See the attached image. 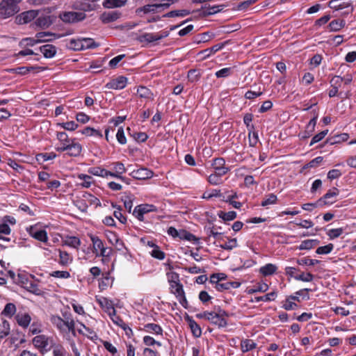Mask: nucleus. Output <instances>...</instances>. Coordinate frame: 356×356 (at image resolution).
<instances>
[{
    "label": "nucleus",
    "mask_w": 356,
    "mask_h": 356,
    "mask_svg": "<svg viewBox=\"0 0 356 356\" xmlns=\"http://www.w3.org/2000/svg\"><path fill=\"white\" fill-rule=\"evenodd\" d=\"M26 230L30 236H31L33 238L43 243L47 242L48 236L45 230L38 229L35 225L30 226L26 229Z\"/></svg>",
    "instance_id": "obj_14"
},
{
    "label": "nucleus",
    "mask_w": 356,
    "mask_h": 356,
    "mask_svg": "<svg viewBox=\"0 0 356 356\" xmlns=\"http://www.w3.org/2000/svg\"><path fill=\"white\" fill-rule=\"evenodd\" d=\"M257 347V343L252 339H245L241 341V349L243 353L252 350Z\"/></svg>",
    "instance_id": "obj_30"
},
{
    "label": "nucleus",
    "mask_w": 356,
    "mask_h": 356,
    "mask_svg": "<svg viewBox=\"0 0 356 356\" xmlns=\"http://www.w3.org/2000/svg\"><path fill=\"white\" fill-rule=\"evenodd\" d=\"M238 195L236 192L232 191V194L227 197L226 200H224L226 202L229 203L233 207L236 209H240L242 206V203L236 201H233V199L237 198Z\"/></svg>",
    "instance_id": "obj_46"
},
{
    "label": "nucleus",
    "mask_w": 356,
    "mask_h": 356,
    "mask_svg": "<svg viewBox=\"0 0 356 356\" xmlns=\"http://www.w3.org/2000/svg\"><path fill=\"white\" fill-rule=\"evenodd\" d=\"M59 253L58 264L62 266H67L72 262V257L66 251L58 250Z\"/></svg>",
    "instance_id": "obj_25"
},
{
    "label": "nucleus",
    "mask_w": 356,
    "mask_h": 356,
    "mask_svg": "<svg viewBox=\"0 0 356 356\" xmlns=\"http://www.w3.org/2000/svg\"><path fill=\"white\" fill-rule=\"evenodd\" d=\"M218 216L220 218L222 219L225 221H230L233 220L236 218V212L234 211H231L228 212L219 211Z\"/></svg>",
    "instance_id": "obj_44"
},
{
    "label": "nucleus",
    "mask_w": 356,
    "mask_h": 356,
    "mask_svg": "<svg viewBox=\"0 0 356 356\" xmlns=\"http://www.w3.org/2000/svg\"><path fill=\"white\" fill-rule=\"evenodd\" d=\"M64 319L57 315H53L50 318L51 323L62 333L71 332L76 335L75 322L70 313L63 314Z\"/></svg>",
    "instance_id": "obj_2"
},
{
    "label": "nucleus",
    "mask_w": 356,
    "mask_h": 356,
    "mask_svg": "<svg viewBox=\"0 0 356 356\" xmlns=\"http://www.w3.org/2000/svg\"><path fill=\"white\" fill-rule=\"evenodd\" d=\"M180 239L186 240L188 241H197L198 238L193 235V234L190 233L189 232L185 230V229H180L179 230V237Z\"/></svg>",
    "instance_id": "obj_45"
},
{
    "label": "nucleus",
    "mask_w": 356,
    "mask_h": 356,
    "mask_svg": "<svg viewBox=\"0 0 356 356\" xmlns=\"http://www.w3.org/2000/svg\"><path fill=\"white\" fill-rule=\"evenodd\" d=\"M113 171H110V177L114 178H121V175L126 172L127 169L124 165L120 161L114 162L111 164Z\"/></svg>",
    "instance_id": "obj_21"
},
{
    "label": "nucleus",
    "mask_w": 356,
    "mask_h": 356,
    "mask_svg": "<svg viewBox=\"0 0 356 356\" xmlns=\"http://www.w3.org/2000/svg\"><path fill=\"white\" fill-rule=\"evenodd\" d=\"M344 229L342 227L331 229L327 232L330 239H334L340 236L343 233Z\"/></svg>",
    "instance_id": "obj_61"
},
{
    "label": "nucleus",
    "mask_w": 356,
    "mask_h": 356,
    "mask_svg": "<svg viewBox=\"0 0 356 356\" xmlns=\"http://www.w3.org/2000/svg\"><path fill=\"white\" fill-rule=\"evenodd\" d=\"M60 19L65 23H76L83 20L86 15L82 12H63L59 15Z\"/></svg>",
    "instance_id": "obj_9"
},
{
    "label": "nucleus",
    "mask_w": 356,
    "mask_h": 356,
    "mask_svg": "<svg viewBox=\"0 0 356 356\" xmlns=\"http://www.w3.org/2000/svg\"><path fill=\"white\" fill-rule=\"evenodd\" d=\"M328 7L335 11L346 10L342 13V16L345 17L353 13L354 8L352 3L349 0H331L328 2Z\"/></svg>",
    "instance_id": "obj_6"
},
{
    "label": "nucleus",
    "mask_w": 356,
    "mask_h": 356,
    "mask_svg": "<svg viewBox=\"0 0 356 356\" xmlns=\"http://www.w3.org/2000/svg\"><path fill=\"white\" fill-rule=\"evenodd\" d=\"M32 341L33 346L42 353L49 351L53 344L52 338L44 334L36 335Z\"/></svg>",
    "instance_id": "obj_5"
},
{
    "label": "nucleus",
    "mask_w": 356,
    "mask_h": 356,
    "mask_svg": "<svg viewBox=\"0 0 356 356\" xmlns=\"http://www.w3.org/2000/svg\"><path fill=\"white\" fill-rule=\"evenodd\" d=\"M233 67H225L215 73L217 78H225L230 76L233 72Z\"/></svg>",
    "instance_id": "obj_56"
},
{
    "label": "nucleus",
    "mask_w": 356,
    "mask_h": 356,
    "mask_svg": "<svg viewBox=\"0 0 356 356\" xmlns=\"http://www.w3.org/2000/svg\"><path fill=\"white\" fill-rule=\"evenodd\" d=\"M88 236L92 245V253L96 257H102V261L104 262L110 259L113 253L111 248L106 247L104 241L97 235L92 234H88Z\"/></svg>",
    "instance_id": "obj_3"
},
{
    "label": "nucleus",
    "mask_w": 356,
    "mask_h": 356,
    "mask_svg": "<svg viewBox=\"0 0 356 356\" xmlns=\"http://www.w3.org/2000/svg\"><path fill=\"white\" fill-rule=\"evenodd\" d=\"M56 138L59 145L56 147V150L59 152L67 151L70 156H78L82 151V146L76 141L75 138H70L68 135L64 132H57Z\"/></svg>",
    "instance_id": "obj_1"
},
{
    "label": "nucleus",
    "mask_w": 356,
    "mask_h": 356,
    "mask_svg": "<svg viewBox=\"0 0 356 356\" xmlns=\"http://www.w3.org/2000/svg\"><path fill=\"white\" fill-rule=\"evenodd\" d=\"M10 332V325L9 322L0 316V339L7 337Z\"/></svg>",
    "instance_id": "obj_26"
},
{
    "label": "nucleus",
    "mask_w": 356,
    "mask_h": 356,
    "mask_svg": "<svg viewBox=\"0 0 356 356\" xmlns=\"http://www.w3.org/2000/svg\"><path fill=\"white\" fill-rule=\"evenodd\" d=\"M168 35L165 33H143L136 36V40L141 43L143 46H147L150 43L160 40Z\"/></svg>",
    "instance_id": "obj_7"
},
{
    "label": "nucleus",
    "mask_w": 356,
    "mask_h": 356,
    "mask_svg": "<svg viewBox=\"0 0 356 356\" xmlns=\"http://www.w3.org/2000/svg\"><path fill=\"white\" fill-rule=\"evenodd\" d=\"M129 175L135 179L143 180L151 178L153 176V172L146 168H140L134 170Z\"/></svg>",
    "instance_id": "obj_17"
},
{
    "label": "nucleus",
    "mask_w": 356,
    "mask_h": 356,
    "mask_svg": "<svg viewBox=\"0 0 356 356\" xmlns=\"http://www.w3.org/2000/svg\"><path fill=\"white\" fill-rule=\"evenodd\" d=\"M113 322L117 325L120 326L124 331L126 336L129 339H131L134 337V332L132 329L129 326L127 323L124 322V321L121 318H120L119 316L115 317V318H113Z\"/></svg>",
    "instance_id": "obj_22"
},
{
    "label": "nucleus",
    "mask_w": 356,
    "mask_h": 356,
    "mask_svg": "<svg viewBox=\"0 0 356 356\" xmlns=\"http://www.w3.org/2000/svg\"><path fill=\"white\" fill-rule=\"evenodd\" d=\"M59 127L67 131H74L78 128V124L74 121L59 123Z\"/></svg>",
    "instance_id": "obj_60"
},
{
    "label": "nucleus",
    "mask_w": 356,
    "mask_h": 356,
    "mask_svg": "<svg viewBox=\"0 0 356 356\" xmlns=\"http://www.w3.org/2000/svg\"><path fill=\"white\" fill-rule=\"evenodd\" d=\"M227 277L225 273H214L210 276V282L212 284L220 283V281L225 280Z\"/></svg>",
    "instance_id": "obj_63"
},
{
    "label": "nucleus",
    "mask_w": 356,
    "mask_h": 356,
    "mask_svg": "<svg viewBox=\"0 0 356 356\" xmlns=\"http://www.w3.org/2000/svg\"><path fill=\"white\" fill-rule=\"evenodd\" d=\"M137 94L141 98H151L152 93L150 90L145 86H139L137 89Z\"/></svg>",
    "instance_id": "obj_52"
},
{
    "label": "nucleus",
    "mask_w": 356,
    "mask_h": 356,
    "mask_svg": "<svg viewBox=\"0 0 356 356\" xmlns=\"http://www.w3.org/2000/svg\"><path fill=\"white\" fill-rule=\"evenodd\" d=\"M320 241L318 239H307L301 242L298 246L300 250H309L319 244Z\"/></svg>",
    "instance_id": "obj_28"
},
{
    "label": "nucleus",
    "mask_w": 356,
    "mask_h": 356,
    "mask_svg": "<svg viewBox=\"0 0 356 356\" xmlns=\"http://www.w3.org/2000/svg\"><path fill=\"white\" fill-rule=\"evenodd\" d=\"M277 296V293L275 291L268 293L262 296H258L254 298V301L258 302L260 301L263 302H270L274 300Z\"/></svg>",
    "instance_id": "obj_50"
},
{
    "label": "nucleus",
    "mask_w": 356,
    "mask_h": 356,
    "mask_svg": "<svg viewBox=\"0 0 356 356\" xmlns=\"http://www.w3.org/2000/svg\"><path fill=\"white\" fill-rule=\"evenodd\" d=\"M248 138L249 145L250 147H255L259 141L258 133L254 131V126H251V129H249Z\"/></svg>",
    "instance_id": "obj_41"
},
{
    "label": "nucleus",
    "mask_w": 356,
    "mask_h": 356,
    "mask_svg": "<svg viewBox=\"0 0 356 356\" xmlns=\"http://www.w3.org/2000/svg\"><path fill=\"white\" fill-rule=\"evenodd\" d=\"M69 48L75 51L82 50L81 39H72L69 44Z\"/></svg>",
    "instance_id": "obj_62"
},
{
    "label": "nucleus",
    "mask_w": 356,
    "mask_h": 356,
    "mask_svg": "<svg viewBox=\"0 0 356 356\" xmlns=\"http://www.w3.org/2000/svg\"><path fill=\"white\" fill-rule=\"evenodd\" d=\"M80 325L83 327V329L85 330V332L82 329H78L79 333L83 335H86L87 337L92 340L97 339V335L93 330L86 327L84 324L81 323H80Z\"/></svg>",
    "instance_id": "obj_36"
},
{
    "label": "nucleus",
    "mask_w": 356,
    "mask_h": 356,
    "mask_svg": "<svg viewBox=\"0 0 356 356\" xmlns=\"http://www.w3.org/2000/svg\"><path fill=\"white\" fill-rule=\"evenodd\" d=\"M44 56L47 58H53L56 53V48L52 44H44L40 48Z\"/></svg>",
    "instance_id": "obj_27"
},
{
    "label": "nucleus",
    "mask_w": 356,
    "mask_h": 356,
    "mask_svg": "<svg viewBox=\"0 0 356 356\" xmlns=\"http://www.w3.org/2000/svg\"><path fill=\"white\" fill-rule=\"evenodd\" d=\"M22 0H2L0 3V15L3 18L10 17L19 12L18 3Z\"/></svg>",
    "instance_id": "obj_4"
},
{
    "label": "nucleus",
    "mask_w": 356,
    "mask_h": 356,
    "mask_svg": "<svg viewBox=\"0 0 356 356\" xmlns=\"http://www.w3.org/2000/svg\"><path fill=\"white\" fill-rule=\"evenodd\" d=\"M191 13L190 10L186 9L175 10L170 11L163 15V17H184Z\"/></svg>",
    "instance_id": "obj_31"
},
{
    "label": "nucleus",
    "mask_w": 356,
    "mask_h": 356,
    "mask_svg": "<svg viewBox=\"0 0 356 356\" xmlns=\"http://www.w3.org/2000/svg\"><path fill=\"white\" fill-rule=\"evenodd\" d=\"M224 47V44L219 43L217 44L210 48H207L202 51H200V54L202 55L203 58H207L211 56L212 54H214L216 52L221 49Z\"/></svg>",
    "instance_id": "obj_29"
},
{
    "label": "nucleus",
    "mask_w": 356,
    "mask_h": 356,
    "mask_svg": "<svg viewBox=\"0 0 356 356\" xmlns=\"http://www.w3.org/2000/svg\"><path fill=\"white\" fill-rule=\"evenodd\" d=\"M207 234L209 238L213 236L216 241L220 243L224 241L222 233L216 232L213 228H209L207 229Z\"/></svg>",
    "instance_id": "obj_53"
},
{
    "label": "nucleus",
    "mask_w": 356,
    "mask_h": 356,
    "mask_svg": "<svg viewBox=\"0 0 356 356\" xmlns=\"http://www.w3.org/2000/svg\"><path fill=\"white\" fill-rule=\"evenodd\" d=\"M237 286L238 284L236 282H227L225 283H217V285H216V289L219 291H222L225 290H229L232 287Z\"/></svg>",
    "instance_id": "obj_54"
},
{
    "label": "nucleus",
    "mask_w": 356,
    "mask_h": 356,
    "mask_svg": "<svg viewBox=\"0 0 356 356\" xmlns=\"http://www.w3.org/2000/svg\"><path fill=\"white\" fill-rule=\"evenodd\" d=\"M56 156V154L54 152L40 153L37 155L36 158L38 160H42L43 162H44L54 159Z\"/></svg>",
    "instance_id": "obj_59"
},
{
    "label": "nucleus",
    "mask_w": 356,
    "mask_h": 356,
    "mask_svg": "<svg viewBox=\"0 0 356 356\" xmlns=\"http://www.w3.org/2000/svg\"><path fill=\"white\" fill-rule=\"evenodd\" d=\"M65 244L74 248H78L81 245V241L76 236H67Z\"/></svg>",
    "instance_id": "obj_49"
},
{
    "label": "nucleus",
    "mask_w": 356,
    "mask_h": 356,
    "mask_svg": "<svg viewBox=\"0 0 356 356\" xmlns=\"http://www.w3.org/2000/svg\"><path fill=\"white\" fill-rule=\"evenodd\" d=\"M346 25V22L343 19H334L330 22L328 27L330 31L337 32L343 29Z\"/></svg>",
    "instance_id": "obj_34"
},
{
    "label": "nucleus",
    "mask_w": 356,
    "mask_h": 356,
    "mask_svg": "<svg viewBox=\"0 0 356 356\" xmlns=\"http://www.w3.org/2000/svg\"><path fill=\"white\" fill-rule=\"evenodd\" d=\"M145 332L151 333L156 335H163L162 327L156 323H147L144 325L143 329Z\"/></svg>",
    "instance_id": "obj_24"
},
{
    "label": "nucleus",
    "mask_w": 356,
    "mask_h": 356,
    "mask_svg": "<svg viewBox=\"0 0 356 356\" xmlns=\"http://www.w3.org/2000/svg\"><path fill=\"white\" fill-rule=\"evenodd\" d=\"M297 264L301 266L306 265V266H314L316 264H318L320 263L319 260L317 259H309L308 257H304L302 259H298L296 261Z\"/></svg>",
    "instance_id": "obj_55"
},
{
    "label": "nucleus",
    "mask_w": 356,
    "mask_h": 356,
    "mask_svg": "<svg viewBox=\"0 0 356 356\" xmlns=\"http://www.w3.org/2000/svg\"><path fill=\"white\" fill-rule=\"evenodd\" d=\"M228 316L229 314L227 312L218 307L211 323L217 325L218 327H225L227 325L226 317Z\"/></svg>",
    "instance_id": "obj_12"
},
{
    "label": "nucleus",
    "mask_w": 356,
    "mask_h": 356,
    "mask_svg": "<svg viewBox=\"0 0 356 356\" xmlns=\"http://www.w3.org/2000/svg\"><path fill=\"white\" fill-rule=\"evenodd\" d=\"M79 132L86 136H95L100 138L103 137L101 131L90 127H86L82 130H80Z\"/></svg>",
    "instance_id": "obj_32"
},
{
    "label": "nucleus",
    "mask_w": 356,
    "mask_h": 356,
    "mask_svg": "<svg viewBox=\"0 0 356 356\" xmlns=\"http://www.w3.org/2000/svg\"><path fill=\"white\" fill-rule=\"evenodd\" d=\"M88 172L90 175L103 178L110 177V171L99 166L91 167L88 168Z\"/></svg>",
    "instance_id": "obj_23"
},
{
    "label": "nucleus",
    "mask_w": 356,
    "mask_h": 356,
    "mask_svg": "<svg viewBox=\"0 0 356 356\" xmlns=\"http://www.w3.org/2000/svg\"><path fill=\"white\" fill-rule=\"evenodd\" d=\"M134 199H135L134 195L132 194H130V193L126 195L122 198V201L124 202V206L129 213H131V211Z\"/></svg>",
    "instance_id": "obj_43"
},
{
    "label": "nucleus",
    "mask_w": 356,
    "mask_h": 356,
    "mask_svg": "<svg viewBox=\"0 0 356 356\" xmlns=\"http://www.w3.org/2000/svg\"><path fill=\"white\" fill-rule=\"evenodd\" d=\"M334 249V245L332 243H329L324 246L318 247L316 253L318 254H327L330 253Z\"/></svg>",
    "instance_id": "obj_57"
},
{
    "label": "nucleus",
    "mask_w": 356,
    "mask_h": 356,
    "mask_svg": "<svg viewBox=\"0 0 356 356\" xmlns=\"http://www.w3.org/2000/svg\"><path fill=\"white\" fill-rule=\"evenodd\" d=\"M277 201V195H275L274 193H270V194L265 195V197H264V199L261 203V206L266 207L269 205L276 204Z\"/></svg>",
    "instance_id": "obj_39"
},
{
    "label": "nucleus",
    "mask_w": 356,
    "mask_h": 356,
    "mask_svg": "<svg viewBox=\"0 0 356 356\" xmlns=\"http://www.w3.org/2000/svg\"><path fill=\"white\" fill-rule=\"evenodd\" d=\"M16 311H17V308H16L15 305L13 303L9 302L5 305L4 309L1 312V314L10 318L13 316H14V315L16 313Z\"/></svg>",
    "instance_id": "obj_33"
},
{
    "label": "nucleus",
    "mask_w": 356,
    "mask_h": 356,
    "mask_svg": "<svg viewBox=\"0 0 356 356\" xmlns=\"http://www.w3.org/2000/svg\"><path fill=\"white\" fill-rule=\"evenodd\" d=\"M236 238H228L227 241H222V243L217 245V246L226 250H231L237 246Z\"/></svg>",
    "instance_id": "obj_38"
},
{
    "label": "nucleus",
    "mask_w": 356,
    "mask_h": 356,
    "mask_svg": "<svg viewBox=\"0 0 356 356\" xmlns=\"http://www.w3.org/2000/svg\"><path fill=\"white\" fill-rule=\"evenodd\" d=\"M150 254L152 257L158 259L159 260H163L165 258V253L161 250L159 247L157 245L154 249L152 250Z\"/></svg>",
    "instance_id": "obj_64"
},
{
    "label": "nucleus",
    "mask_w": 356,
    "mask_h": 356,
    "mask_svg": "<svg viewBox=\"0 0 356 356\" xmlns=\"http://www.w3.org/2000/svg\"><path fill=\"white\" fill-rule=\"evenodd\" d=\"M127 78L123 76L112 79L105 85V88L111 90H122L127 86Z\"/></svg>",
    "instance_id": "obj_15"
},
{
    "label": "nucleus",
    "mask_w": 356,
    "mask_h": 356,
    "mask_svg": "<svg viewBox=\"0 0 356 356\" xmlns=\"http://www.w3.org/2000/svg\"><path fill=\"white\" fill-rule=\"evenodd\" d=\"M82 42V49H92L98 47V44L92 38H81Z\"/></svg>",
    "instance_id": "obj_51"
},
{
    "label": "nucleus",
    "mask_w": 356,
    "mask_h": 356,
    "mask_svg": "<svg viewBox=\"0 0 356 356\" xmlns=\"http://www.w3.org/2000/svg\"><path fill=\"white\" fill-rule=\"evenodd\" d=\"M169 7V3L147 4L137 9V13L143 12L145 14L161 12Z\"/></svg>",
    "instance_id": "obj_13"
},
{
    "label": "nucleus",
    "mask_w": 356,
    "mask_h": 356,
    "mask_svg": "<svg viewBox=\"0 0 356 356\" xmlns=\"http://www.w3.org/2000/svg\"><path fill=\"white\" fill-rule=\"evenodd\" d=\"M11 229L7 223H0V239L4 241H10L9 238L3 236L2 235H9Z\"/></svg>",
    "instance_id": "obj_40"
},
{
    "label": "nucleus",
    "mask_w": 356,
    "mask_h": 356,
    "mask_svg": "<svg viewBox=\"0 0 356 356\" xmlns=\"http://www.w3.org/2000/svg\"><path fill=\"white\" fill-rule=\"evenodd\" d=\"M120 16L121 13L118 10L104 12L100 15V19L104 24H108L116 21Z\"/></svg>",
    "instance_id": "obj_19"
},
{
    "label": "nucleus",
    "mask_w": 356,
    "mask_h": 356,
    "mask_svg": "<svg viewBox=\"0 0 356 356\" xmlns=\"http://www.w3.org/2000/svg\"><path fill=\"white\" fill-rule=\"evenodd\" d=\"M97 302L99 303L102 309L108 314L112 321H113V318L118 317L116 316V310L114 308L113 303L111 300L104 297H102L97 298Z\"/></svg>",
    "instance_id": "obj_11"
},
{
    "label": "nucleus",
    "mask_w": 356,
    "mask_h": 356,
    "mask_svg": "<svg viewBox=\"0 0 356 356\" xmlns=\"http://www.w3.org/2000/svg\"><path fill=\"white\" fill-rule=\"evenodd\" d=\"M15 319L20 327L22 328H27L31 321L30 314L25 312H19L15 316Z\"/></svg>",
    "instance_id": "obj_18"
},
{
    "label": "nucleus",
    "mask_w": 356,
    "mask_h": 356,
    "mask_svg": "<svg viewBox=\"0 0 356 356\" xmlns=\"http://www.w3.org/2000/svg\"><path fill=\"white\" fill-rule=\"evenodd\" d=\"M103 6L106 8H114L123 6V1L119 0H104Z\"/></svg>",
    "instance_id": "obj_47"
},
{
    "label": "nucleus",
    "mask_w": 356,
    "mask_h": 356,
    "mask_svg": "<svg viewBox=\"0 0 356 356\" xmlns=\"http://www.w3.org/2000/svg\"><path fill=\"white\" fill-rule=\"evenodd\" d=\"M277 268L275 264H267L260 268L259 272L264 276H268L274 274Z\"/></svg>",
    "instance_id": "obj_37"
},
{
    "label": "nucleus",
    "mask_w": 356,
    "mask_h": 356,
    "mask_svg": "<svg viewBox=\"0 0 356 356\" xmlns=\"http://www.w3.org/2000/svg\"><path fill=\"white\" fill-rule=\"evenodd\" d=\"M37 12L33 10H28L17 15L16 20L18 24H26L32 21L35 18Z\"/></svg>",
    "instance_id": "obj_20"
},
{
    "label": "nucleus",
    "mask_w": 356,
    "mask_h": 356,
    "mask_svg": "<svg viewBox=\"0 0 356 356\" xmlns=\"http://www.w3.org/2000/svg\"><path fill=\"white\" fill-rule=\"evenodd\" d=\"M339 191L337 188H333L328 191L322 197L318 200V203L321 205L332 204L335 202L336 197L339 195Z\"/></svg>",
    "instance_id": "obj_16"
},
{
    "label": "nucleus",
    "mask_w": 356,
    "mask_h": 356,
    "mask_svg": "<svg viewBox=\"0 0 356 356\" xmlns=\"http://www.w3.org/2000/svg\"><path fill=\"white\" fill-rule=\"evenodd\" d=\"M188 323L191 332L195 337H200L202 334L200 326L193 319H188Z\"/></svg>",
    "instance_id": "obj_42"
},
{
    "label": "nucleus",
    "mask_w": 356,
    "mask_h": 356,
    "mask_svg": "<svg viewBox=\"0 0 356 356\" xmlns=\"http://www.w3.org/2000/svg\"><path fill=\"white\" fill-rule=\"evenodd\" d=\"M112 207L116 209L113 212V216L121 222L126 223L127 218L122 214V209L120 206H117L116 204L112 203Z\"/></svg>",
    "instance_id": "obj_48"
},
{
    "label": "nucleus",
    "mask_w": 356,
    "mask_h": 356,
    "mask_svg": "<svg viewBox=\"0 0 356 356\" xmlns=\"http://www.w3.org/2000/svg\"><path fill=\"white\" fill-rule=\"evenodd\" d=\"M158 209L156 206L149 204H141L136 206L134 211L133 215L140 221L144 220V215L150 212H156Z\"/></svg>",
    "instance_id": "obj_8"
},
{
    "label": "nucleus",
    "mask_w": 356,
    "mask_h": 356,
    "mask_svg": "<svg viewBox=\"0 0 356 356\" xmlns=\"http://www.w3.org/2000/svg\"><path fill=\"white\" fill-rule=\"evenodd\" d=\"M77 178L83 181L81 183L79 184V185L83 188H90L93 183L92 177L88 175L79 174L77 175Z\"/></svg>",
    "instance_id": "obj_35"
},
{
    "label": "nucleus",
    "mask_w": 356,
    "mask_h": 356,
    "mask_svg": "<svg viewBox=\"0 0 356 356\" xmlns=\"http://www.w3.org/2000/svg\"><path fill=\"white\" fill-rule=\"evenodd\" d=\"M171 293H173L179 303L184 307H188V301L185 296L183 285L181 283L170 284Z\"/></svg>",
    "instance_id": "obj_10"
},
{
    "label": "nucleus",
    "mask_w": 356,
    "mask_h": 356,
    "mask_svg": "<svg viewBox=\"0 0 356 356\" xmlns=\"http://www.w3.org/2000/svg\"><path fill=\"white\" fill-rule=\"evenodd\" d=\"M213 197H221L222 193L220 190L212 189L210 191H205L202 195V198L207 200L211 199Z\"/></svg>",
    "instance_id": "obj_58"
}]
</instances>
